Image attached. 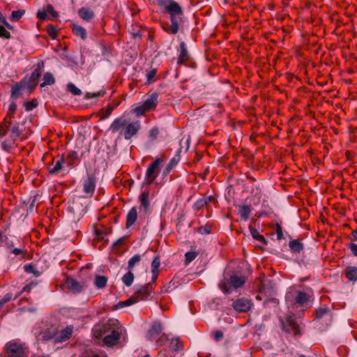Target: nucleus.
<instances>
[{
  "mask_svg": "<svg viewBox=\"0 0 357 357\" xmlns=\"http://www.w3.org/2000/svg\"><path fill=\"white\" fill-rule=\"evenodd\" d=\"M157 5L164 14L169 15L170 23H162V29L169 34H176L183 23L182 6L174 0H157Z\"/></svg>",
  "mask_w": 357,
  "mask_h": 357,
  "instance_id": "nucleus-1",
  "label": "nucleus"
},
{
  "mask_svg": "<svg viewBox=\"0 0 357 357\" xmlns=\"http://www.w3.org/2000/svg\"><path fill=\"white\" fill-rule=\"evenodd\" d=\"M158 97L159 93L157 92L150 94L149 98L142 105L133 109V113H135L137 116H140L146 112L153 111L159 102Z\"/></svg>",
  "mask_w": 357,
  "mask_h": 357,
  "instance_id": "nucleus-2",
  "label": "nucleus"
},
{
  "mask_svg": "<svg viewBox=\"0 0 357 357\" xmlns=\"http://www.w3.org/2000/svg\"><path fill=\"white\" fill-rule=\"evenodd\" d=\"M26 349L24 344L15 340L10 341L4 347V357H27Z\"/></svg>",
  "mask_w": 357,
  "mask_h": 357,
  "instance_id": "nucleus-3",
  "label": "nucleus"
},
{
  "mask_svg": "<svg viewBox=\"0 0 357 357\" xmlns=\"http://www.w3.org/2000/svg\"><path fill=\"white\" fill-rule=\"evenodd\" d=\"M245 282V278L244 276L232 275L230 276L229 280L224 278V279L219 282L218 287L225 294H228L231 292V286L234 289H238L242 287Z\"/></svg>",
  "mask_w": 357,
  "mask_h": 357,
  "instance_id": "nucleus-4",
  "label": "nucleus"
},
{
  "mask_svg": "<svg viewBox=\"0 0 357 357\" xmlns=\"http://www.w3.org/2000/svg\"><path fill=\"white\" fill-rule=\"evenodd\" d=\"M162 162V160L160 158H156V159L148 167L145 175V180L148 184L151 185L155 181L159 174Z\"/></svg>",
  "mask_w": 357,
  "mask_h": 357,
  "instance_id": "nucleus-5",
  "label": "nucleus"
},
{
  "mask_svg": "<svg viewBox=\"0 0 357 357\" xmlns=\"http://www.w3.org/2000/svg\"><path fill=\"white\" fill-rule=\"evenodd\" d=\"M282 219H273V222L269 223V229H271L273 231L269 233V236L274 240L273 236H276V240L281 241L285 239V235L288 233L283 230Z\"/></svg>",
  "mask_w": 357,
  "mask_h": 357,
  "instance_id": "nucleus-6",
  "label": "nucleus"
},
{
  "mask_svg": "<svg viewBox=\"0 0 357 357\" xmlns=\"http://www.w3.org/2000/svg\"><path fill=\"white\" fill-rule=\"evenodd\" d=\"M283 331L287 333H292L294 335L300 334V327L296 322L294 315H289L285 321L280 320Z\"/></svg>",
  "mask_w": 357,
  "mask_h": 357,
  "instance_id": "nucleus-7",
  "label": "nucleus"
},
{
  "mask_svg": "<svg viewBox=\"0 0 357 357\" xmlns=\"http://www.w3.org/2000/svg\"><path fill=\"white\" fill-rule=\"evenodd\" d=\"M253 306L252 301L247 298H240L235 300L232 303L234 310L238 312H248Z\"/></svg>",
  "mask_w": 357,
  "mask_h": 357,
  "instance_id": "nucleus-8",
  "label": "nucleus"
},
{
  "mask_svg": "<svg viewBox=\"0 0 357 357\" xmlns=\"http://www.w3.org/2000/svg\"><path fill=\"white\" fill-rule=\"evenodd\" d=\"M57 333V328L54 326H46L37 335L38 340L45 342L53 340L55 344V337Z\"/></svg>",
  "mask_w": 357,
  "mask_h": 357,
  "instance_id": "nucleus-9",
  "label": "nucleus"
},
{
  "mask_svg": "<svg viewBox=\"0 0 357 357\" xmlns=\"http://www.w3.org/2000/svg\"><path fill=\"white\" fill-rule=\"evenodd\" d=\"M141 128V124L139 121L132 122L130 123H127L124 130H122L120 132L121 135H123L126 139H130L134 135H135Z\"/></svg>",
  "mask_w": 357,
  "mask_h": 357,
  "instance_id": "nucleus-10",
  "label": "nucleus"
},
{
  "mask_svg": "<svg viewBox=\"0 0 357 357\" xmlns=\"http://www.w3.org/2000/svg\"><path fill=\"white\" fill-rule=\"evenodd\" d=\"M152 291L153 284L151 283L141 286L136 289L134 298H136L137 302L146 300L150 296Z\"/></svg>",
  "mask_w": 357,
  "mask_h": 357,
  "instance_id": "nucleus-11",
  "label": "nucleus"
},
{
  "mask_svg": "<svg viewBox=\"0 0 357 357\" xmlns=\"http://www.w3.org/2000/svg\"><path fill=\"white\" fill-rule=\"evenodd\" d=\"M73 333V326H67L64 329L61 331H59L57 329V333L55 337V344L68 340L72 337Z\"/></svg>",
  "mask_w": 357,
  "mask_h": 357,
  "instance_id": "nucleus-12",
  "label": "nucleus"
},
{
  "mask_svg": "<svg viewBox=\"0 0 357 357\" xmlns=\"http://www.w3.org/2000/svg\"><path fill=\"white\" fill-rule=\"evenodd\" d=\"M291 297H294L295 303L301 305L307 303L310 299L309 294L300 291H295L294 293L289 291L286 295V298L290 299Z\"/></svg>",
  "mask_w": 357,
  "mask_h": 357,
  "instance_id": "nucleus-13",
  "label": "nucleus"
},
{
  "mask_svg": "<svg viewBox=\"0 0 357 357\" xmlns=\"http://www.w3.org/2000/svg\"><path fill=\"white\" fill-rule=\"evenodd\" d=\"M96 185V178L93 174H88L87 178L84 181L83 190L84 192L92 196Z\"/></svg>",
  "mask_w": 357,
  "mask_h": 357,
  "instance_id": "nucleus-14",
  "label": "nucleus"
},
{
  "mask_svg": "<svg viewBox=\"0 0 357 357\" xmlns=\"http://www.w3.org/2000/svg\"><path fill=\"white\" fill-rule=\"evenodd\" d=\"M66 163V161L64 160V158H60L56 161H54V160H52V163H50L48 165V171L52 174H58L60 172H61L65 167L64 165Z\"/></svg>",
  "mask_w": 357,
  "mask_h": 357,
  "instance_id": "nucleus-15",
  "label": "nucleus"
},
{
  "mask_svg": "<svg viewBox=\"0 0 357 357\" xmlns=\"http://www.w3.org/2000/svg\"><path fill=\"white\" fill-rule=\"evenodd\" d=\"M65 284L68 289L73 294L79 293L80 291H82L84 287V285L78 282L77 280H75L74 278L71 277L66 278Z\"/></svg>",
  "mask_w": 357,
  "mask_h": 357,
  "instance_id": "nucleus-16",
  "label": "nucleus"
},
{
  "mask_svg": "<svg viewBox=\"0 0 357 357\" xmlns=\"http://www.w3.org/2000/svg\"><path fill=\"white\" fill-rule=\"evenodd\" d=\"M162 326L160 321H155L152 324L149 330L147 338L150 340L156 339L161 334Z\"/></svg>",
  "mask_w": 357,
  "mask_h": 357,
  "instance_id": "nucleus-17",
  "label": "nucleus"
},
{
  "mask_svg": "<svg viewBox=\"0 0 357 357\" xmlns=\"http://www.w3.org/2000/svg\"><path fill=\"white\" fill-rule=\"evenodd\" d=\"M127 125V120L124 117L116 118L110 125L109 130L112 133H116L119 130H124Z\"/></svg>",
  "mask_w": 357,
  "mask_h": 357,
  "instance_id": "nucleus-18",
  "label": "nucleus"
},
{
  "mask_svg": "<svg viewBox=\"0 0 357 357\" xmlns=\"http://www.w3.org/2000/svg\"><path fill=\"white\" fill-rule=\"evenodd\" d=\"M140 210H144L145 213L150 211L149 192L144 191L139 196Z\"/></svg>",
  "mask_w": 357,
  "mask_h": 357,
  "instance_id": "nucleus-19",
  "label": "nucleus"
},
{
  "mask_svg": "<svg viewBox=\"0 0 357 357\" xmlns=\"http://www.w3.org/2000/svg\"><path fill=\"white\" fill-rule=\"evenodd\" d=\"M190 59L186 45L184 42L180 43V54L178 58L177 63L178 65L185 64Z\"/></svg>",
  "mask_w": 357,
  "mask_h": 357,
  "instance_id": "nucleus-20",
  "label": "nucleus"
},
{
  "mask_svg": "<svg viewBox=\"0 0 357 357\" xmlns=\"http://www.w3.org/2000/svg\"><path fill=\"white\" fill-rule=\"evenodd\" d=\"M190 144V137L188 136L187 138L183 137L179 142V146L176 156H181L188 153Z\"/></svg>",
  "mask_w": 357,
  "mask_h": 357,
  "instance_id": "nucleus-21",
  "label": "nucleus"
},
{
  "mask_svg": "<svg viewBox=\"0 0 357 357\" xmlns=\"http://www.w3.org/2000/svg\"><path fill=\"white\" fill-rule=\"evenodd\" d=\"M120 338V333L116 330H113L109 335L104 337L103 342L107 346L114 345Z\"/></svg>",
  "mask_w": 357,
  "mask_h": 357,
  "instance_id": "nucleus-22",
  "label": "nucleus"
},
{
  "mask_svg": "<svg viewBox=\"0 0 357 357\" xmlns=\"http://www.w3.org/2000/svg\"><path fill=\"white\" fill-rule=\"evenodd\" d=\"M24 87L25 84L22 82L15 83L12 86L10 97L14 101L19 98Z\"/></svg>",
  "mask_w": 357,
  "mask_h": 357,
  "instance_id": "nucleus-23",
  "label": "nucleus"
},
{
  "mask_svg": "<svg viewBox=\"0 0 357 357\" xmlns=\"http://www.w3.org/2000/svg\"><path fill=\"white\" fill-rule=\"evenodd\" d=\"M137 218V211L135 206L132 207L126 216V228L130 227L134 225Z\"/></svg>",
  "mask_w": 357,
  "mask_h": 357,
  "instance_id": "nucleus-24",
  "label": "nucleus"
},
{
  "mask_svg": "<svg viewBox=\"0 0 357 357\" xmlns=\"http://www.w3.org/2000/svg\"><path fill=\"white\" fill-rule=\"evenodd\" d=\"M79 16L85 21L89 22L94 17V13L88 8L82 7L78 10Z\"/></svg>",
  "mask_w": 357,
  "mask_h": 357,
  "instance_id": "nucleus-25",
  "label": "nucleus"
},
{
  "mask_svg": "<svg viewBox=\"0 0 357 357\" xmlns=\"http://www.w3.org/2000/svg\"><path fill=\"white\" fill-rule=\"evenodd\" d=\"M40 76L41 71H39V70H34L33 71L29 80L28 86L29 89H33L36 88L38 85Z\"/></svg>",
  "mask_w": 357,
  "mask_h": 357,
  "instance_id": "nucleus-26",
  "label": "nucleus"
},
{
  "mask_svg": "<svg viewBox=\"0 0 357 357\" xmlns=\"http://www.w3.org/2000/svg\"><path fill=\"white\" fill-rule=\"evenodd\" d=\"M24 270L26 273L33 274L36 278L39 277L43 273L42 270H39L37 264L33 263L25 264Z\"/></svg>",
  "mask_w": 357,
  "mask_h": 357,
  "instance_id": "nucleus-27",
  "label": "nucleus"
},
{
  "mask_svg": "<svg viewBox=\"0 0 357 357\" xmlns=\"http://www.w3.org/2000/svg\"><path fill=\"white\" fill-rule=\"evenodd\" d=\"M251 213V207L248 205L238 206V215L245 221L248 220Z\"/></svg>",
  "mask_w": 357,
  "mask_h": 357,
  "instance_id": "nucleus-28",
  "label": "nucleus"
},
{
  "mask_svg": "<svg viewBox=\"0 0 357 357\" xmlns=\"http://www.w3.org/2000/svg\"><path fill=\"white\" fill-rule=\"evenodd\" d=\"M73 33L76 36H79L82 40H85L87 37L86 29L82 26L73 24Z\"/></svg>",
  "mask_w": 357,
  "mask_h": 357,
  "instance_id": "nucleus-29",
  "label": "nucleus"
},
{
  "mask_svg": "<svg viewBox=\"0 0 357 357\" xmlns=\"http://www.w3.org/2000/svg\"><path fill=\"white\" fill-rule=\"evenodd\" d=\"M289 246L291 250L295 253H300L303 250V244L298 240L289 241Z\"/></svg>",
  "mask_w": 357,
  "mask_h": 357,
  "instance_id": "nucleus-30",
  "label": "nucleus"
},
{
  "mask_svg": "<svg viewBox=\"0 0 357 357\" xmlns=\"http://www.w3.org/2000/svg\"><path fill=\"white\" fill-rule=\"evenodd\" d=\"M107 278L103 275H96L94 280V285L98 289H102L107 286Z\"/></svg>",
  "mask_w": 357,
  "mask_h": 357,
  "instance_id": "nucleus-31",
  "label": "nucleus"
},
{
  "mask_svg": "<svg viewBox=\"0 0 357 357\" xmlns=\"http://www.w3.org/2000/svg\"><path fill=\"white\" fill-rule=\"evenodd\" d=\"M8 132H10V137L12 139V140L14 142L17 138L20 137L22 132L19 129V125L18 123H16L15 125H13L9 128L8 130Z\"/></svg>",
  "mask_w": 357,
  "mask_h": 357,
  "instance_id": "nucleus-32",
  "label": "nucleus"
},
{
  "mask_svg": "<svg viewBox=\"0 0 357 357\" xmlns=\"http://www.w3.org/2000/svg\"><path fill=\"white\" fill-rule=\"evenodd\" d=\"M178 159H176V158H172L169 162L165 167L162 172V176L164 177L167 176L173 169V168L178 164Z\"/></svg>",
  "mask_w": 357,
  "mask_h": 357,
  "instance_id": "nucleus-33",
  "label": "nucleus"
},
{
  "mask_svg": "<svg viewBox=\"0 0 357 357\" xmlns=\"http://www.w3.org/2000/svg\"><path fill=\"white\" fill-rule=\"evenodd\" d=\"M213 199V198L212 197L199 199L195 203L193 208L196 211H199L204 208L208 204V202Z\"/></svg>",
  "mask_w": 357,
  "mask_h": 357,
  "instance_id": "nucleus-34",
  "label": "nucleus"
},
{
  "mask_svg": "<svg viewBox=\"0 0 357 357\" xmlns=\"http://www.w3.org/2000/svg\"><path fill=\"white\" fill-rule=\"evenodd\" d=\"M107 328L108 327L106 325L96 326L93 329V334L96 338L100 339Z\"/></svg>",
  "mask_w": 357,
  "mask_h": 357,
  "instance_id": "nucleus-35",
  "label": "nucleus"
},
{
  "mask_svg": "<svg viewBox=\"0 0 357 357\" xmlns=\"http://www.w3.org/2000/svg\"><path fill=\"white\" fill-rule=\"evenodd\" d=\"M345 276L349 280L355 281L357 280V268L348 267L345 271Z\"/></svg>",
  "mask_w": 357,
  "mask_h": 357,
  "instance_id": "nucleus-36",
  "label": "nucleus"
},
{
  "mask_svg": "<svg viewBox=\"0 0 357 357\" xmlns=\"http://www.w3.org/2000/svg\"><path fill=\"white\" fill-rule=\"evenodd\" d=\"M12 126V121H7L6 119H4V123H0V138L4 137L8 132L9 128Z\"/></svg>",
  "mask_w": 357,
  "mask_h": 357,
  "instance_id": "nucleus-37",
  "label": "nucleus"
},
{
  "mask_svg": "<svg viewBox=\"0 0 357 357\" xmlns=\"http://www.w3.org/2000/svg\"><path fill=\"white\" fill-rule=\"evenodd\" d=\"M43 80L44 82L40 84L41 87H43L45 85H52L55 82L53 75L49 72H47L44 74Z\"/></svg>",
  "mask_w": 357,
  "mask_h": 357,
  "instance_id": "nucleus-38",
  "label": "nucleus"
},
{
  "mask_svg": "<svg viewBox=\"0 0 357 357\" xmlns=\"http://www.w3.org/2000/svg\"><path fill=\"white\" fill-rule=\"evenodd\" d=\"M134 280V274L131 271L128 270V272L126 273L123 278L122 281L125 285L127 287L131 286Z\"/></svg>",
  "mask_w": 357,
  "mask_h": 357,
  "instance_id": "nucleus-39",
  "label": "nucleus"
},
{
  "mask_svg": "<svg viewBox=\"0 0 357 357\" xmlns=\"http://www.w3.org/2000/svg\"><path fill=\"white\" fill-rule=\"evenodd\" d=\"M45 30L52 39L54 40L56 38L58 33L57 29L55 26H54L52 24H50L47 26Z\"/></svg>",
  "mask_w": 357,
  "mask_h": 357,
  "instance_id": "nucleus-40",
  "label": "nucleus"
},
{
  "mask_svg": "<svg viewBox=\"0 0 357 357\" xmlns=\"http://www.w3.org/2000/svg\"><path fill=\"white\" fill-rule=\"evenodd\" d=\"M142 259V256L139 254H137L135 255H134L132 258H130L128 261V269L131 271L135 265L139 262Z\"/></svg>",
  "mask_w": 357,
  "mask_h": 357,
  "instance_id": "nucleus-41",
  "label": "nucleus"
},
{
  "mask_svg": "<svg viewBox=\"0 0 357 357\" xmlns=\"http://www.w3.org/2000/svg\"><path fill=\"white\" fill-rule=\"evenodd\" d=\"M250 233L252 236L256 239L262 243L263 244H266V241L264 236L261 235L259 232V231L256 229H251Z\"/></svg>",
  "mask_w": 357,
  "mask_h": 357,
  "instance_id": "nucleus-42",
  "label": "nucleus"
},
{
  "mask_svg": "<svg viewBox=\"0 0 357 357\" xmlns=\"http://www.w3.org/2000/svg\"><path fill=\"white\" fill-rule=\"evenodd\" d=\"M24 13L25 10H13L10 15V20L12 22H17Z\"/></svg>",
  "mask_w": 357,
  "mask_h": 357,
  "instance_id": "nucleus-43",
  "label": "nucleus"
},
{
  "mask_svg": "<svg viewBox=\"0 0 357 357\" xmlns=\"http://www.w3.org/2000/svg\"><path fill=\"white\" fill-rule=\"evenodd\" d=\"M160 134L159 128L157 126L153 127L149 133V138L151 141H155L157 139Z\"/></svg>",
  "mask_w": 357,
  "mask_h": 357,
  "instance_id": "nucleus-44",
  "label": "nucleus"
},
{
  "mask_svg": "<svg viewBox=\"0 0 357 357\" xmlns=\"http://www.w3.org/2000/svg\"><path fill=\"white\" fill-rule=\"evenodd\" d=\"M45 6V11L47 13H49L51 15L52 17L54 19H58L59 15L57 11H56L51 4H47Z\"/></svg>",
  "mask_w": 357,
  "mask_h": 357,
  "instance_id": "nucleus-45",
  "label": "nucleus"
},
{
  "mask_svg": "<svg viewBox=\"0 0 357 357\" xmlns=\"http://www.w3.org/2000/svg\"><path fill=\"white\" fill-rule=\"evenodd\" d=\"M135 303H137L136 298H134V296H132L125 301H120L116 306L117 307H123L126 306H130Z\"/></svg>",
  "mask_w": 357,
  "mask_h": 357,
  "instance_id": "nucleus-46",
  "label": "nucleus"
},
{
  "mask_svg": "<svg viewBox=\"0 0 357 357\" xmlns=\"http://www.w3.org/2000/svg\"><path fill=\"white\" fill-rule=\"evenodd\" d=\"M24 106L26 111H31L38 106V101L36 99H32L31 101H26L24 102Z\"/></svg>",
  "mask_w": 357,
  "mask_h": 357,
  "instance_id": "nucleus-47",
  "label": "nucleus"
},
{
  "mask_svg": "<svg viewBox=\"0 0 357 357\" xmlns=\"http://www.w3.org/2000/svg\"><path fill=\"white\" fill-rule=\"evenodd\" d=\"M330 310L327 307H320L316 310V319H321L324 315L328 314Z\"/></svg>",
  "mask_w": 357,
  "mask_h": 357,
  "instance_id": "nucleus-48",
  "label": "nucleus"
},
{
  "mask_svg": "<svg viewBox=\"0 0 357 357\" xmlns=\"http://www.w3.org/2000/svg\"><path fill=\"white\" fill-rule=\"evenodd\" d=\"M157 73V69L156 68H153L151 70H150L147 73H146V84H150L153 82V78L155 77V75Z\"/></svg>",
  "mask_w": 357,
  "mask_h": 357,
  "instance_id": "nucleus-49",
  "label": "nucleus"
},
{
  "mask_svg": "<svg viewBox=\"0 0 357 357\" xmlns=\"http://www.w3.org/2000/svg\"><path fill=\"white\" fill-rule=\"evenodd\" d=\"M67 88L68 90L70 91L73 95L79 96L82 94V91L73 83H69L67 85Z\"/></svg>",
  "mask_w": 357,
  "mask_h": 357,
  "instance_id": "nucleus-50",
  "label": "nucleus"
},
{
  "mask_svg": "<svg viewBox=\"0 0 357 357\" xmlns=\"http://www.w3.org/2000/svg\"><path fill=\"white\" fill-rule=\"evenodd\" d=\"M160 266V258L156 256L151 263V272L158 271V268Z\"/></svg>",
  "mask_w": 357,
  "mask_h": 357,
  "instance_id": "nucleus-51",
  "label": "nucleus"
},
{
  "mask_svg": "<svg viewBox=\"0 0 357 357\" xmlns=\"http://www.w3.org/2000/svg\"><path fill=\"white\" fill-rule=\"evenodd\" d=\"M176 282L173 280H171L168 284L163 285L162 287V292H170L173 289L176 287Z\"/></svg>",
  "mask_w": 357,
  "mask_h": 357,
  "instance_id": "nucleus-52",
  "label": "nucleus"
},
{
  "mask_svg": "<svg viewBox=\"0 0 357 357\" xmlns=\"http://www.w3.org/2000/svg\"><path fill=\"white\" fill-rule=\"evenodd\" d=\"M16 110H17V105L15 102V101L13 100L9 106L8 111L7 113V116H8L11 119L14 118V114Z\"/></svg>",
  "mask_w": 357,
  "mask_h": 357,
  "instance_id": "nucleus-53",
  "label": "nucleus"
},
{
  "mask_svg": "<svg viewBox=\"0 0 357 357\" xmlns=\"http://www.w3.org/2000/svg\"><path fill=\"white\" fill-rule=\"evenodd\" d=\"M113 109H114V107L113 106H108L106 109H101L100 111V112L102 113V115L100 119H105L109 117L111 115Z\"/></svg>",
  "mask_w": 357,
  "mask_h": 357,
  "instance_id": "nucleus-54",
  "label": "nucleus"
},
{
  "mask_svg": "<svg viewBox=\"0 0 357 357\" xmlns=\"http://www.w3.org/2000/svg\"><path fill=\"white\" fill-rule=\"evenodd\" d=\"M105 93V90H100L98 91L97 93H86L85 97L87 99L92 98H98V97H102Z\"/></svg>",
  "mask_w": 357,
  "mask_h": 357,
  "instance_id": "nucleus-55",
  "label": "nucleus"
},
{
  "mask_svg": "<svg viewBox=\"0 0 357 357\" xmlns=\"http://www.w3.org/2000/svg\"><path fill=\"white\" fill-rule=\"evenodd\" d=\"M0 38L10 39L11 38V35L8 31L6 29V28L0 24Z\"/></svg>",
  "mask_w": 357,
  "mask_h": 357,
  "instance_id": "nucleus-56",
  "label": "nucleus"
},
{
  "mask_svg": "<svg viewBox=\"0 0 357 357\" xmlns=\"http://www.w3.org/2000/svg\"><path fill=\"white\" fill-rule=\"evenodd\" d=\"M197 256L195 252H188L185 253V263L189 264Z\"/></svg>",
  "mask_w": 357,
  "mask_h": 357,
  "instance_id": "nucleus-57",
  "label": "nucleus"
},
{
  "mask_svg": "<svg viewBox=\"0 0 357 357\" xmlns=\"http://www.w3.org/2000/svg\"><path fill=\"white\" fill-rule=\"evenodd\" d=\"M36 16L40 20H46L47 17V13L45 11V6L43 7V10H38L36 13Z\"/></svg>",
  "mask_w": 357,
  "mask_h": 357,
  "instance_id": "nucleus-58",
  "label": "nucleus"
},
{
  "mask_svg": "<svg viewBox=\"0 0 357 357\" xmlns=\"http://www.w3.org/2000/svg\"><path fill=\"white\" fill-rule=\"evenodd\" d=\"M213 339L216 341H220L223 338V333L221 331H215L213 333Z\"/></svg>",
  "mask_w": 357,
  "mask_h": 357,
  "instance_id": "nucleus-59",
  "label": "nucleus"
},
{
  "mask_svg": "<svg viewBox=\"0 0 357 357\" xmlns=\"http://www.w3.org/2000/svg\"><path fill=\"white\" fill-rule=\"evenodd\" d=\"M11 252L13 253L15 255H22V257H24L26 250L20 248H14L11 250Z\"/></svg>",
  "mask_w": 357,
  "mask_h": 357,
  "instance_id": "nucleus-60",
  "label": "nucleus"
},
{
  "mask_svg": "<svg viewBox=\"0 0 357 357\" xmlns=\"http://www.w3.org/2000/svg\"><path fill=\"white\" fill-rule=\"evenodd\" d=\"M198 231L202 234H208L211 233V227L205 226L199 228Z\"/></svg>",
  "mask_w": 357,
  "mask_h": 357,
  "instance_id": "nucleus-61",
  "label": "nucleus"
},
{
  "mask_svg": "<svg viewBox=\"0 0 357 357\" xmlns=\"http://www.w3.org/2000/svg\"><path fill=\"white\" fill-rule=\"evenodd\" d=\"M180 342L178 339L172 340L171 342L172 349L174 351L179 349Z\"/></svg>",
  "mask_w": 357,
  "mask_h": 357,
  "instance_id": "nucleus-62",
  "label": "nucleus"
},
{
  "mask_svg": "<svg viewBox=\"0 0 357 357\" xmlns=\"http://www.w3.org/2000/svg\"><path fill=\"white\" fill-rule=\"evenodd\" d=\"M0 21L1 22L6 26V28H8V29L10 30H12L13 29V26L10 25L6 20V19L5 18V17L2 15L1 18H0Z\"/></svg>",
  "mask_w": 357,
  "mask_h": 357,
  "instance_id": "nucleus-63",
  "label": "nucleus"
},
{
  "mask_svg": "<svg viewBox=\"0 0 357 357\" xmlns=\"http://www.w3.org/2000/svg\"><path fill=\"white\" fill-rule=\"evenodd\" d=\"M11 298H12V294L8 293V294H6L0 301L3 305H4L5 303L9 302L11 300Z\"/></svg>",
  "mask_w": 357,
  "mask_h": 357,
  "instance_id": "nucleus-64",
  "label": "nucleus"
}]
</instances>
